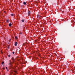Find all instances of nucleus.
I'll use <instances>...</instances> for the list:
<instances>
[{
    "label": "nucleus",
    "instance_id": "obj_1",
    "mask_svg": "<svg viewBox=\"0 0 75 75\" xmlns=\"http://www.w3.org/2000/svg\"><path fill=\"white\" fill-rule=\"evenodd\" d=\"M12 60L13 62H12V63H14V61H15V59H14V57H12L11 59Z\"/></svg>",
    "mask_w": 75,
    "mask_h": 75
},
{
    "label": "nucleus",
    "instance_id": "obj_2",
    "mask_svg": "<svg viewBox=\"0 0 75 75\" xmlns=\"http://www.w3.org/2000/svg\"><path fill=\"white\" fill-rule=\"evenodd\" d=\"M9 64L10 65V67L11 68V66H12V62H10Z\"/></svg>",
    "mask_w": 75,
    "mask_h": 75
},
{
    "label": "nucleus",
    "instance_id": "obj_3",
    "mask_svg": "<svg viewBox=\"0 0 75 75\" xmlns=\"http://www.w3.org/2000/svg\"><path fill=\"white\" fill-rule=\"evenodd\" d=\"M30 14H31V12L30 11H28V16H30Z\"/></svg>",
    "mask_w": 75,
    "mask_h": 75
},
{
    "label": "nucleus",
    "instance_id": "obj_4",
    "mask_svg": "<svg viewBox=\"0 0 75 75\" xmlns=\"http://www.w3.org/2000/svg\"><path fill=\"white\" fill-rule=\"evenodd\" d=\"M17 42H16L15 43V46H17Z\"/></svg>",
    "mask_w": 75,
    "mask_h": 75
},
{
    "label": "nucleus",
    "instance_id": "obj_5",
    "mask_svg": "<svg viewBox=\"0 0 75 75\" xmlns=\"http://www.w3.org/2000/svg\"><path fill=\"white\" fill-rule=\"evenodd\" d=\"M37 18H40V16H39V15H37Z\"/></svg>",
    "mask_w": 75,
    "mask_h": 75
},
{
    "label": "nucleus",
    "instance_id": "obj_6",
    "mask_svg": "<svg viewBox=\"0 0 75 75\" xmlns=\"http://www.w3.org/2000/svg\"><path fill=\"white\" fill-rule=\"evenodd\" d=\"M12 25V24L11 23H10L9 24V27H11Z\"/></svg>",
    "mask_w": 75,
    "mask_h": 75
},
{
    "label": "nucleus",
    "instance_id": "obj_7",
    "mask_svg": "<svg viewBox=\"0 0 75 75\" xmlns=\"http://www.w3.org/2000/svg\"><path fill=\"white\" fill-rule=\"evenodd\" d=\"M23 3L24 5H25V4H26V2H24Z\"/></svg>",
    "mask_w": 75,
    "mask_h": 75
},
{
    "label": "nucleus",
    "instance_id": "obj_8",
    "mask_svg": "<svg viewBox=\"0 0 75 75\" xmlns=\"http://www.w3.org/2000/svg\"><path fill=\"white\" fill-rule=\"evenodd\" d=\"M21 21L22 22H24V19H22L21 20Z\"/></svg>",
    "mask_w": 75,
    "mask_h": 75
},
{
    "label": "nucleus",
    "instance_id": "obj_9",
    "mask_svg": "<svg viewBox=\"0 0 75 75\" xmlns=\"http://www.w3.org/2000/svg\"><path fill=\"white\" fill-rule=\"evenodd\" d=\"M9 20H7V23H9Z\"/></svg>",
    "mask_w": 75,
    "mask_h": 75
},
{
    "label": "nucleus",
    "instance_id": "obj_10",
    "mask_svg": "<svg viewBox=\"0 0 75 75\" xmlns=\"http://www.w3.org/2000/svg\"><path fill=\"white\" fill-rule=\"evenodd\" d=\"M4 62H1V64H4Z\"/></svg>",
    "mask_w": 75,
    "mask_h": 75
},
{
    "label": "nucleus",
    "instance_id": "obj_11",
    "mask_svg": "<svg viewBox=\"0 0 75 75\" xmlns=\"http://www.w3.org/2000/svg\"><path fill=\"white\" fill-rule=\"evenodd\" d=\"M15 38L16 39V40H17V36H15Z\"/></svg>",
    "mask_w": 75,
    "mask_h": 75
},
{
    "label": "nucleus",
    "instance_id": "obj_12",
    "mask_svg": "<svg viewBox=\"0 0 75 75\" xmlns=\"http://www.w3.org/2000/svg\"><path fill=\"white\" fill-rule=\"evenodd\" d=\"M11 16H14V14L12 13L11 14Z\"/></svg>",
    "mask_w": 75,
    "mask_h": 75
},
{
    "label": "nucleus",
    "instance_id": "obj_13",
    "mask_svg": "<svg viewBox=\"0 0 75 75\" xmlns=\"http://www.w3.org/2000/svg\"><path fill=\"white\" fill-rule=\"evenodd\" d=\"M7 72H8V71H9V69H7Z\"/></svg>",
    "mask_w": 75,
    "mask_h": 75
},
{
    "label": "nucleus",
    "instance_id": "obj_14",
    "mask_svg": "<svg viewBox=\"0 0 75 75\" xmlns=\"http://www.w3.org/2000/svg\"><path fill=\"white\" fill-rule=\"evenodd\" d=\"M39 57H41V54H39L38 55Z\"/></svg>",
    "mask_w": 75,
    "mask_h": 75
},
{
    "label": "nucleus",
    "instance_id": "obj_15",
    "mask_svg": "<svg viewBox=\"0 0 75 75\" xmlns=\"http://www.w3.org/2000/svg\"><path fill=\"white\" fill-rule=\"evenodd\" d=\"M10 56H11V55L10 54L8 55V57H10Z\"/></svg>",
    "mask_w": 75,
    "mask_h": 75
},
{
    "label": "nucleus",
    "instance_id": "obj_16",
    "mask_svg": "<svg viewBox=\"0 0 75 75\" xmlns=\"http://www.w3.org/2000/svg\"><path fill=\"white\" fill-rule=\"evenodd\" d=\"M15 52H12V53L14 54Z\"/></svg>",
    "mask_w": 75,
    "mask_h": 75
},
{
    "label": "nucleus",
    "instance_id": "obj_17",
    "mask_svg": "<svg viewBox=\"0 0 75 75\" xmlns=\"http://www.w3.org/2000/svg\"><path fill=\"white\" fill-rule=\"evenodd\" d=\"M22 34V33H20V34Z\"/></svg>",
    "mask_w": 75,
    "mask_h": 75
},
{
    "label": "nucleus",
    "instance_id": "obj_18",
    "mask_svg": "<svg viewBox=\"0 0 75 75\" xmlns=\"http://www.w3.org/2000/svg\"><path fill=\"white\" fill-rule=\"evenodd\" d=\"M3 69H4V70L5 69V68H3Z\"/></svg>",
    "mask_w": 75,
    "mask_h": 75
},
{
    "label": "nucleus",
    "instance_id": "obj_19",
    "mask_svg": "<svg viewBox=\"0 0 75 75\" xmlns=\"http://www.w3.org/2000/svg\"><path fill=\"white\" fill-rule=\"evenodd\" d=\"M6 69H8V68H7V67H6Z\"/></svg>",
    "mask_w": 75,
    "mask_h": 75
},
{
    "label": "nucleus",
    "instance_id": "obj_20",
    "mask_svg": "<svg viewBox=\"0 0 75 75\" xmlns=\"http://www.w3.org/2000/svg\"><path fill=\"white\" fill-rule=\"evenodd\" d=\"M9 61L10 62H11V60H10Z\"/></svg>",
    "mask_w": 75,
    "mask_h": 75
},
{
    "label": "nucleus",
    "instance_id": "obj_21",
    "mask_svg": "<svg viewBox=\"0 0 75 75\" xmlns=\"http://www.w3.org/2000/svg\"><path fill=\"white\" fill-rule=\"evenodd\" d=\"M60 11H62V10H61V9L60 10Z\"/></svg>",
    "mask_w": 75,
    "mask_h": 75
},
{
    "label": "nucleus",
    "instance_id": "obj_22",
    "mask_svg": "<svg viewBox=\"0 0 75 75\" xmlns=\"http://www.w3.org/2000/svg\"><path fill=\"white\" fill-rule=\"evenodd\" d=\"M4 75H5V73H4Z\"/></svg>",
    "mask_w": 75,
    "mask_h": 75
},
{
    "label": "nucleus",
    "instance_id": "obj_23",
    "mask_svg": "<svg viewBox=\"0 0 75 75\" xmlns=\"http://www.w3.org/2000/svg\"><path fill=\"white\" fill-rule=\"evenodd\" d=\"M18 48H19V47Z\"/></svg>",
    "mask_w": 75,
    "mask_h": 75
},
{
    "label": "nucleus",
    "instance_id": "obj_24",
    "mask_svg": "<svg viewBox=\"0 0 75 75\" xmlns=\"http://www.w3.org/2000/svg\"><path fill=\"white\" fill-rule=\"evenodd\" d=\"M58 0V1H59V0Z\"/></svg>",
    "mask_w": 75,
    "mask_h": 75
}]
</instances>
